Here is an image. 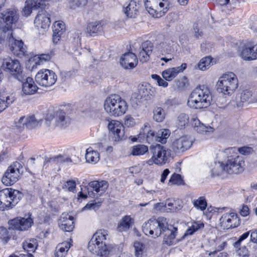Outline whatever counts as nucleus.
<instances>
[{
    "mask_svg": "<svg viewBox=\"0 0 257 257\" xmlns=\"http://www.w3.org/2000/svg\"><path fill=\"white\" fill-rule=\"evenodd\" d=\"M212 94L208 87L204 85L196 87L191 93L188 99V105L192 108H206L211 103Z\"/></svg>",
    "mask_w": 257,
    "mask_h": 257,
    "instance_id": "f257e3e1",
    "label": "nucleus"
},
{
    "mask_svg": "<svg viewBox=\"0 0 257 257\" xmlns=\"http://www.w3.org/2000/svg\"><path fill=\"white\" fill-rule=\"evenodd\" d=\"M128 105L126 101L120 95L116 94L108 96L104 103L105 110L110 115L114 116H121L124 114Z\"/></svg>",
    "mask_w": 257,
    "mask_h": 257,
    "instance_id": "f03ea898",
    "label": "nucleus"
},
{
    "mask_svg": "<svg viewBox=\"0 0 257 257\" xmlns=\"http://www.w3.org/2000/svg\"><path fill=\"white\" fill-rule=\"evenodd\" d=\"M107 233L105 230L96 232L88 244V249L93 254L101 257H106L109 250L104 241L106 240Z\"/></svg>",
    "mask_w": 257,
    "mask_h": 257,
    "instance_id": "7ed1b4c3",
    "label": "nucleus"
},
{
    "mask_svg": "<svg viewBox=\"0 0 257 257\" xmlns=\"http://www.w3.org/2000/svg\"><path fill=\"white\" fill-rule=\"evenodd\" d=\"M238 86L236 75L233 72L223 74L219 78L216 84L217 90L224 95L230 96Z\"/></svg>",
    "mask_w": 257,
    "mask_h": 257,
    "instance_id": "20e7f679",
    "label": "nucleus"
},
{
    "mask_svg": "<svg viewBox=\"0 0 257 257\" xmlns=\"http://www.w3.org/2000/svg\"><path fill=\"white\" fill-rule=\"evenodd\" d=\"M19 11L15 8H10L0 13V30L6 32L10 30L13 25L19 21Z\"/></svg>",
    "mask_w": 257,
    "mask_h": 257,
    "instance_id": "39448f33",
    "label": "nucleus"
},
{
    "mask_svg": "<svg viewBox=\"0 0 257 257\" xmlns=\"http://www.w3.org/2000/svg\"><path fill=\"white\" fill-rule=\"evenodd\" d=\"M166 225L167 219L164 217H159L157 219L151 218L143 224V231L145 234L156 238L161 235L162 230Z\"/></svg>",
    "mask_w": 257,
    "mask_h": 257,
    "instance_id": "423d86ee",
    "label": "nucleus"
},
{
    "mask_svg": "<svg viewBox=\"0 0 257 257\" xmlns=\"http://www.w3.org/2000/svg\"><path fill=\"white\" fill-rule=\"evenodd\" d=\"M23 173V167L21 163L15 162L8 167L2 179V181L6 186L13 185L18 181Z\"/></svg>",
    "mask_w": 257,
    "mask_h": 257,
    "instance_id": "0eeeda50",
    "label": "nucleus"
},
{
    "mask_svg": "<svg viewBox=\"0 0 257 257\" xmlns=\"http://www.w3.org/2000/svg\"><path fill=\"white\" fill-rule=\"evenodd\" d=\"M1 67L19 81L23 82L25 80L22 67L18 60H13L11 58L5 59L3 60Z\"/></svg>",
    "mask_w": 257,
    "mask_h": 257,
    "instance_id": "6e6552de",
    "label": "nucleus"
},
{
    "mask_svg": "<svg viewBox=\"0 0 257 257\" xmlns=\"http://www.w3.org/2000/svg\"><path fill=\"white\" fill-rule=\"evenodd\" d=\"M226 172L229 174L242 173L245 167L244 158L241 156L228 157L225 163Z\"/></svg>",
    "mask_w": 257,
    "mask_h": 257,
    "instance_id": "1a4fd4ad",
    "label": "nucleus"
},
{
    "mask_svg": "<svg viewBox=\"0 0 257 257\" xmlns=\"http://www.w3.org/2000/svg\"><path fill=\"white\" fill-rule=\"evenodd\" d=\"M150 152L157 162V165L160 166L165 164L171 155L170 151L160 144L151 145Z\"/></svg>",
    "mask_w": 257,
    "mask_h": 257,
    "instance_id": "9d476101",
    "label": "nucleus"
},
{
    "mask_svg": "<svg viewBox=\"0 0 257 257\" xmlns=\"http://www.w3.org/2000/svg\"><path fill=\"white\" fill-rule=\"evenodd\" d=\"M57 80L54 72L47 69H41L35 76V81L40 85L48 87L54 85Z\"/></svg>",
    "mask_w": 257,
    "mask_h": 257,
    "instance_id": "9b49d317",
    "label": "nucleus"
},
{
    "mask_svg": "<svg viewBox=\"0 0 257 257\" xmlns=\"http://www.w3.org/2000/svg\"><path fill=\"white\" fill-rule=\"evenodd\" d=\"M11 191V188H6L0 190V210L2 211L9 210L16 206V202L18 198V194L16 192L13 194L12 203L8 202L7 200V198L9 197Z\"/></svg>",
    "mask_w": 257,
    "mask_h": 257,
    "instance_id": "f8f14e48",
    "label": "nucleus"
},
{
    "mask_svg": "<svg viewBox=\"0 0 257 257\" xmlns=\"http://www.w3.org/2000/svg\"><path fill=\"white\" fill-rule=\"evenodd\" d=\"M220 224L224 229L235 228L240 224L237 214L235 213H225L220 218Z\"/></svg>",
    "mask_w": 257,
    "mask_h": 257,
    "instance_id": "ddd939ff",
    "label": "nucleus"
},
{
    "mask_svg": "<svg viewBox=\"0 0 257 257\" xmlns=\"http://www.w3.org/2000/svg\"><path fill=\"white\" fill-rule=\"evenodd\" d=\"M162 230V234H164V243L171 245L178 242V240L176 239L178 233V228L171 224H169L167 221V225H164Z\"/></svg>",
    "mask_w": 257,
    "mask_h": 257,
    "instance_id": "4468645a",
    "label": "nucleus"
},
{
    "mask_svg": "<svg viewBox=\"0 0 257 257\" xmlns=\"http://www.w3.org/2000/svg\"><path fill=\"white\" fill-rule=\"evenodd\" d=\"M49 120L54 119L55 125L61 128H65L68 127L70 124L71 119L66 113L62 110H58L54 112L53 115H50L47 116Z\"/></svg>",
    "mask_w": 257,
    "mask_h": 257,
    "instance_id": "2eb2a0df",
    "label": "nucleus"
},
{
    "mask_svg": "<svg viewBox=\"0 0 257 257\" xmlns=\"http://www.w3.org/2000/svg\"><path fill=\"white\" fill-rule=\"evenodd\" d=\"M107 127L113 134L115 141H118L124 138V126L119 121L111 120L109 121Z\"/></svg>",
    "mask_w": 257,
    "mask_h": 257,
    "instance_id": "dca6fc26",
    "label": "nucleus"
},
{
    "mask_svg": "<svg viewBox=\"0 0 257 257\" xmlns=\"http://www.w3.org/2000/svg\"><path fill=\"white\" fill-rule=\"evenodd\" d=\"M9 42L11 44L10 50L14 55L22 57L26 54V46L22 40H18L13 37L12 34L9 37Z\"/></svg>",
    "mask_w": 257,
    "mask_h": 257,
    "instance_id": "f3484780",
    "label": "nucleus"
},
{
    "mask_svg": "<svg viewBox=\"0 0 257 257\" xmlns=\"http://www.w3.org/2000/svg\"><path fill=\"white\" fill-rule=\"evenodd\" d=\"M193 141L187 136H184L176 139L173 143V150L176 153L184 152L189 149L192 146Z\"/></svg>",
    "mask_w": 257,
    "mask_h": 257,
    "instance_id": "a211bd4d",
    "label": "nucleus"
},
{
    "mask_svg": "<svg viewBox=\"0 0 257 257\" xmlns=\"http://www.w3.org/2000/svg\"><path fill=\"white\" fill-rule=\"evenodd\" d=\"M50 15L46 10H41L39 11L35 19L34 24L38 28L46 29L50 25Z\"/></svg>",
    "mask_w": 257,
    "mask_h": 257,
    "instance_id": "6ab92c4d",
    "label": "nucleus"
},
{
    "mask_svg": "<svg viewBox=\"0 0 257 257\" xmlns=\"http://www.w3.org/2000/svg\"><path fill=\"white\" fill-rule=\"evenodd\" d=\"M10 227L13 229L25 230L30 228L33 223L31 218H15L9 222Z\"/></svg>",
    "mask_w": 257,
    "mask_h": 257,
    "instance_id": "aec40b11",
    "label": "nucleus"
},
{
    "mask_svg": "<svg viewBox=\"0 0 257 257\" xmlns=\"http://www.w3.org/2000/svg\"><path fill=\"white\" fill-rule=\"evenodd\" d=\"M137 56L132 52L126 53L120 58V65L125 69H132L136 67L138 64Z\"/></svg>",
    "mask_w": 257,
    "mask_h": 257,
    "instance_id": "412c9836",
    "label": "nucleus"
},
{
    "mask_svg": "<svg viewBox=\"0 0 257 257\" xmlns=\"http://www.w3.org/2000/svg\"><path fill=\"white\" fill-rule=\"evenodd\" d=\"M73 219V216L66 213H62L58 220L59 227L64 231H72L74 227Z\"/></svg>",
    "mask_w": 257,
    "mask_h": 257,
    "instance_id": "4be33fe9",
    "label": "nucleus"
},
{
    "mask_svg": "<svg viewBox=\"0 0 257 257\" xmlns=\"http://www.w3.org/2000/svg\"><path fill=\"white\" fill-rule=\"evenodd\" d=\"M186 63H182L180 66L168 68L162 72L163 78L168 81L172 80L179 73L183 72L187 68Z\"/></svg>",
    "mask_w": 257,
    "mask_h": 257,
    "instance_id": "5701e85b",
    "label": "nucleus"
},
{
    "mask_svg": "<svg viewBox=\"0 0 257 257\" xmlns=\"http://www.w3.org/2000/svg\"><path fill=\"white\" fill-rule=\"evenodd\" d=\"M138 90L139 93L137 96V99L138 100L142 98L147 100L151 96L154 95L155 93V89L147 83L140 85Z\"/></svg>",
    "mask_w": 257,
    "mask_h": 257,
    "instance_id": "b1692460",
    "label": "nucleus"
},
{
    "mask_svg": "<svg viewBox=\"0 0 257 257\" xmlns=\"http://www.w3.org/2000/svg\"><path fill=\"white\" fill-rule=\"evenodd\" d=\"M140 6V0H131L124 8V12L127 17L135 18L138 14Z\"/></svg>",
    "mask_w": 257,
    "mask_h": 257,
    "instance_id": "393cba45",
    "label": "nucleus"
},
{
    "mask_svg": "<svg viewBox=\"0 0 257 257\" xmlns=\"http://www.w3.org/2000/svg\"><path fill=\"white\" fill-rule=\"evenodd\" d=\"M26 81L23 82L22 91L25 95H32L36 92L38 89L37 86L35 84L31 77L25 78Z\"/></svg>",
    "mask_w": 257,
    "mask_h": 257,
    "instance_id": "a878e982",
    "label": "nucleus"
},
{
    "mask_svg": "<svg viewBox=\"0 0 257 257\" xmlns=\"http://www.w3.org/2000/svg\"><path fill=\"white\" fill-rule=\"evenodd\" d=\"M104 23L102 21H95L88 24L86 32L90 36L100 33L103 31Z\"/></svg>",
    "mask_w": 257,
    "mask_h": 257,
    "instance_id": "bb28decb",
    "label": "nucleus"
},
{
    "mask_svg": "<svg viewBox=\"0 0 257 257\" xmlns=\"http://www.w3.org/2000/svg\"><path fill=\"white\" fill-rule=\"evenodd\" d=\"M89 186L93 189L96 193L101 195L103 194L108 187V183L106 181H91L89 183Z\"/></svg>",
    "mask_w": 257,
    "mask_h": 257,
    "instance_id": "cd10ccee",
    "label": "nucleus"
},
{
    "mask_svg": "<svg viewBox=\"0 0 257 257\" xmlns=\"http://www.w3.org/2000/svg\"><path fill=\"white\" fill-rule=\"evenodd\" d=\"M85 159L87 162L96 164L99 160V154L89 147L86 151Z\"/></svg>",
    "mask_w": 257,
    "mask_h": 257,
    "instance_id": "c85d7f7f",
    "label": "nucleus"
},
{
    "mask_svg": "<svg viewBox=\"0 0 257 257\" xmlns=\"http://www.w3.org/2000/svg\"><path fill=\"white\" fill-rule=\"evenodd\" d=\"M165 207L170 211H178L183 207L182 202L179 199L168 200L165 203Z\"/></svg>",
    "mask_w": 257,
    "mask_h": 257,
    "instance_id": "c756f323",
    "label": "nucleus"
},
{
    "mask_svg": "<svg viewBox=\"0 0 257 257\" xmlns=\"http://www.w3.org/2000/svg\"><path fill=\"white\" fill-rule=\"evenodd\" d=\"M253 51V48L251 47H245L244 48L241 53L240 56L241 58L246 61H251L257 59V52L253 54H250V53Z\"/></svg>",
    "mask_w": 257,
    "mask_h": 257,
    "instance_id": "7c9ffc66",
    "label": "nucleus"
},
{
    "mask_svg": "<svg viewBox=\"0 0 257 257\" xmlns=\"http://www.w3.org/2000/svg\"><path fill=\"white\" fill-rule=\"evenodd\" d=\"M170 133V131L168 129H161L156 134L155 141L162 144H165Z\"/></svg>",
    "mask_w": 257,
    "mask_h": 257,
    "instance_id": "2f4dec72",
    "label": "nucleus"
},
{
    "mask_svg": "<svg viewBox=\"0 0 257 257\" xmlns=\"http://www.w3.org/2000/svg\"><path fill=\"white\" fill-rule=\"evenodd\" d=\"M226 172V165L222 162L215 163L213 168L211 169L212 176H220Z\"/></svg>",
    "mask_w": 257,
    "mask_h": 257,
    "instance_id": "473e14b6",
    "label": "nucleus"
},
{
    "mask_svg": "<svg viewBox=\"0 0 257 257\" xmlns=\"http://www.w3.org/2000/svg\"><path fill=\"white\" fill-rule=\"evenodd\" d=\"M26 127L29 130L38 127L41 124V120H37L33 115L26 116Z\"/></svg>",
    "mask_w": 257,
    "mask_h": 257,
    "instance_id": "72a5a7b5",
    "label": "nucleus"
},
{
    "mask_svg": "<svg viewBox=\"0 0 257 257\" xmlns=\"http://www.w3.org/2000/svg\"><path fill=\"white\" fill-rule=\"evenodd\" d=\"M192 203L194 207L201 211H204L206 209L207 203L204 196H201L198 199L192 201Z\"/></svg>",
    "mask_w": 257,
    "mask_h": 257,
    "instance_id": "f704fd0d",
    "label": "nucleus"
},
{
    "mask_svg": "<svg viewBox=\"0 0 257 257\" xmlns=\"http://www.w3.org/2000/svg\"><path fill=\"white\" fill-rule=\"evenodd\" d=\"M131 223V218L128 216H125L122 218L118 225L117 229L119 231H126L130 228Z\"/></svg>",
    "mask_w": 257,
    "mask_h": 257,
    "instance_id": "c9c22d12",
    "label": "nucleus"
},
{
    "mask_svg": "<svg viewBox=\"0 0 257 257\" xmlns=\"http://www.w3.org/2000/svg\"><path fill=\"white\" fill-rule=\"evenodd\" d=\"M153 119L157 122H162L165 118V113L161 107H156L153 111Z\"/></svg>",
    "mask_w": 257,
    "mask_h": 257,
    "instance_id": "e433bc0d",
    "label": "nucleus"
},
{
    "mask_svg": "<svg viewBox=\"0 0 257 257\" xmlns=\"http://www.w3.org/2000/svg\"><path fill=\"white\" fill-rule=\"evenodd\" d=\"M148 151V148L144 145H138L133 147L131 154L134 156L143 155Z\"/></svg>",
    "mask_w": 257,
    "mask_h": 257,
    "instance_id": "4c0bfd02",
    "label": "nucleus"
},
{
    "mask_svg": "<svg viewBox=\"0 0 257 257\" xmlns=\"http://www.w3.org/2000/svg\"><path fill=\"white\" fill-rule=\"evenodd\" d=\"M203 227L204 224L203 223L194 222L192 223L191 226L186 231L183 237L187 235H192L195 231Z\"/></svg>",
    "mask_w": 257,
    "mask_h": 257,
    "instance_id": "58836bf2",
    "label": "nucleus"
},
{
    "mask_svg": "<svg viewBox=\"0 0 257 257\" xmlns=\"http://www.w3.org/2000/svg\"><path fill=\"white\" fill-rule=\"evenodd\" d=\"M211 61L212 59L210 57H204L199 62L198 67L200 70H205L209 68Z\"/></svg>",
    "mask_w": 257,
    "mask_h": 257,
    "instance_id": "ea45409f",
    "label": "nucleus"
},
{
    "mask_svg": "<svg viewBox=\"0 0 257 257\" xmlns=\"http://www.w3.org/2000/svg\"><path fill=\"white\" fill-rule=\"evenodd\" d=\"M189 117L188 114L185 113H180L178 116L177 124L181 128L185 126L189 123Z\"/></svg>",
    "mask_w": 257,
    "mask_h": 257,
    "instance_id": "a19ab883",
    "label": "nucleus"
},
{
    "mask_svg": "<svg viewBox=\"0 0 257 257\" xmlns=\"http://www.w3.org/2000/svg\"><path fill=\"white\" fill-rule=\"evenodd\" d=\"M169 184L181 185H184V182L182 178V176L180 174L174 173L170 178Z\"/></svg>",
    "mask_w": 257,
    "mask_h": 257,
    "instance_id": "79ce46f5",
    "label": "nucleus"
},
{
    "mask_svg": "<svg viewBox=\"0 0 257 257\" xmlns=\"http://www.w3.org/2000/svg\"><path fill=\"white\" fill-rule=\"evenodd\" d=\"M236 150H237L241 154L246 155L249 154L252 151V149L250 147H243L239 148H229L225 150V152L227 153L228 152H230L231 151L232 152H234Z\"/></svg>",
    "mask_w": 257,
    "mask_h": 257,
    "instance_id": "37998d69",
    "label": "nucleus"
},
{
    "mask_svg": "<svg viewBox=\"0 0 257 257\" xmlns=\"http://www.w3.org/2000/svg\"><path fill=\"white\" fill-rule=\"evenodd\" d=\"M88 2V0H69V6L71 9H75L77 8L85 7Z\"/></svg>",
    "mask_w": 257,
    "mask_h": 257,
    "instance_id": "c03bdc74",
    "label": "nucleus"
},
{
    "mask_svg": "<svg viewBox=\"0 0 257 257\" xmlns=\"http://www.w3.org/2000/svg\"><path fill=\"white\" fill-rule=\"evenodd\" d=\"M134 247L136 257H143L145 245L142 243L137 241L134 243Z\"/></svg>",
    "mask_w": 257,
    "mask_h": 257,
    "instance_id": "a18cd8bd",
    "label": "nucleus"
},
{
    "mask_svg": "<svg viewBox=\"0 0 257 257\" xmlns=\"http://www.w3.org/2000/svg\"><path fill=\"white\" fill-rule=\"evenodd\" d=\"M34 9L33 5H32L31 2L29 0H26L25 2V6L22 11V15L25 17H28L32 13V10Z\"/></svg>",
    "mask_w": 257,
    "mask_h": 257,
    "instance_id": "49530a36",
    "label": "nucleus"
},
{
    "mask_svg": "<svg viewBox=\"0 0 257 257\" xmlns=\"http://www.w3.org/2000/svg\"><path fill=\"white\" fill-rule=\"evenodd\" d=\"M195 131L200 134H203L204 133L213 132V128L210 126H206L201 122L199 126L196 128Z\"/></svg>",
    "mask_w": 257,
    "mask_h": 257,
    "instance_id": "de8ad7c7",
    "label": "nucleus"
},
{
    "mask_svg": "<svg viewBox=\"0 0 257 257\" xmlns=\"http://www.w3.org/2000/svg\"><path fill=\"white\" fill-rule=\"evenodd\" d=\"M23 247L24 250L27 251V254H31L29 253V252L34 251L36 247L34 246V244L33 242H32V240H26L23 243Z\"/></svg>",
    "mask_w": 257,
    "mask_h": 257,
    "instance_id": "09e8293b",
    "label": "nucleus"
},
{
    "mask_svg": "<svg viewBox=\"0 0 257 257\" xmlns=\"http://www.w3.org/2000/svg\"><path fill=\"white\" fill-rule=\"evenodd\" d=\"M153 44L150 41H147L143 42L140 48V49H142L145 52H147L150 54H152L153 51Z\"/></svg>",
    "mask_w": 257,
    "mask_h": 257,
    "instance_id": "8fccbe9b",
    "label": "nucleus"
},
{
    "mask_svg": "<svg viewBox=\"0 0 257 257\" xmlns=\"http://www.w3.org/2000/svg\"><path fill=\"white\" fill-rule=\"evenodd\" d=\"M151 77L152 79L157 81L159 86H162L163 87H166L168 86V83L157 74H152Z\"/></svg>",
    "mask_w": 257,
    "mask_h": 257,
    "instance_id": "3c124183",
    "label": "nucleus"
},
{
    "mask_svg": "<svg viewBox=\"0 0 257 257\" xmlns=\"http://www.w3.org/2000/svg\"><path fill=\"white\" fill-rule=\"evenodd\" d=\"M140 52L139 53L138 56L139 58L143 63L146 62L148 60H149L150 58V55L151 54H150L147 52H145V51L143 50L142 49H140Z\"/></svg>",
    "mask_w": 257,
    "mask_h": 257,
    "instance_id": "603ef678",
    "label": "nucleus"
},
{
    "mask_svg": "<svg viewBox=\"0 0 257 257\" xmlns=\"http://www.w3.org/2000/svg\"><path fill=\"white\" fill-rule=\"evenodd\" d=\"M252 96V92L248 90H244L240 93V100L242 102L249 101Z\"/></svg>",
    "mask_w": 257,
    "mask_h": 257,
    "instance_id": "864d4df0",
    "label": "nucleus"
},
{
    "mask_svg": "<svg viewBox=\"0 0 257 257\" xmlns=\"http://www.w3.org/2000/svg\"><path fill=\"white\" fill-rule=\"evenodd\" d=\"M237 252L239 257H249V251L245 245L240 246L237 248Z\"/></svg>",
    "mask_w": 257,
    "mask_h": 257,
    "instance_id": "5fc2aeb1",
    "label": "nucleus"
},
{
    "mask_svg": "<svg viewBox=\"0 0 257 257\" xmlns=\"http://www.w3.org/2000/svg\"><path fill=\"white\" fill-rule=\"evenodd\" d=\"M53 32H59L64 33L65 30V24L62 22L56 21L54 23Z\"/></svg>",
    "mask_w": 257,
    "mask_h": 257,
    "instance_id": "6e6d98bb",
    "label": "nucleus"
},
{
    "mask_svg": "<svg viewBox=\"0 0 257 257\" xmlns=\"http://www.w3.org/2000/svg\"><path fill=\"white\" fill-rule=\"evenodd\" d=\"M249 232L250 231H247L240 235L237 240L233 243L234 247L237 248L240 247L241 242L248 237Z\"/></svg>",
    "mask_w": 257,
    "mask_h": 257,
    "instance_id": "4d7b16f0",
    "label": "nucleus"
},
{
    "mask_svg": "<svg viewBox=\"0 0 257 257\" xmlns=\"http://www.w3.org/2000/svg\"><path fill=\"white\" fill-rule=\"evenodd\" d=\"M15 192L18 194L17 195V196L18 197V198L16 202V205L19 202V201L20 200V199L22 198V193L21 192H20L19 191L17 190H15V189H13L12 188V191L11 192H10V194H10V196L9 198H7V200L8 201V202H13V194H15Z\"/></svg>",
    "mask_w": 257,
    "mask_h": 257,
    "instance_id": "13d9d810",
    "label": "nucleus"
},
{
    "mask_svg": "<svg viewBox=\"0 0 257 257\" xmlns=\"http://www.w3.org/2000/svg\"><path fill=\"white\" fill-rule=\"evenodd\" d=\"M76 188L75 181L73 180L67 181L64 185L63 188L66 189L69 191L74 192Z\"/></svg>",
    "mask_w": 257,
    "mask_h": 257,
    "instance_id": "bf43d9fd",
    "label": "nucleus"
},
{
    "mask_svg": "<svg viewBox=\"0 0 257 257\" xmlns=\"http://www.w3.org/2000/svg\"><path fill=\"white\" fill-rule=\"evenodd\" d=\"M26 116H23L20 117L19 120L16 122V126L22 131L26 127Z\"/></svg>",
    "mask_w": 257,
    "mask_h": 257,
    "instance_id": "052dcab7",
    "label": "nucleus"
},
{
    "mask_svg": "<svg viewBox=\"0 0 257 257\" xmlns=\"http://www.w3.org/2000/svg\"><path fill=\"white\" fill-rule=\"evenodd\" d=\"M216 244H218V245L215 247V250L213 251L210 252L209 253V255L214 254L217 251H219L220 250H223L225 246L226 245V242L225 241H220L217 240Z\"/></svg>",
    "mask_w": 257,
    "mask_h": 257,
    "instance_id": "680f3d73",
    "label": "nucleus"
},
{
    "mask_svg": "<svg viewBox=\"0 0 257 257\" xmlns=\"http://www.w3.org/2000/svg\"><path fill=\"white\" fill-rule=\"evenodd\" d=\"M51 57V54H42L40 55L38 57V58L39 59L38 64H40V63H43V62L50 60ZM36 64H38V63H36Z\"/></svg>",
    "mask_w": 257,
    "mask_h": 257,
    "instance_id": "e2e57ef3",
    "label": "nucleus"
},
{
    "mask_svg": "<svg viewBox=\"0 0 257 257\" xmlns=\"http://www.w3.org/2000/svg\"><path fill=\"white\" fill-rule=\"evenodd\" d=\"M0 238L6 242L10 239L8 235V231L3 227H1V229L0 230Z\"/></svg>",
    "mask_w": 257,
    "mask_h": 257,
    "instance_id": "0e129e2a",
    "label": "nucleus"
},
{
    "mask_svg": "<svg viewBox=\"0 0 257 257\" xmlns=\"http://www.w3.org/2000/svg\"><path fill=\"white\" fill-rule=\"evenodd\" d=\"M62 246H60L59 248L57 250V251H59L65 255L66 254V252L70 247V244L69 242H66L62 243Z\"/></svg>",
    "mask_w": 257,
    "mask_h": 257,
    "instance_id": "69168bd1",
    "label": "nucleus"
},
{
    "mask_svg": "<svg viewBox=\"0 0 257 257\" xmlns=\"http://www.w3.org/2000/svg\"><path fill=\"white\" fill-rule=\"evenodd\" d=\"M124 124L127 127H132L135 124V119L131 116L127 115L124 120Z\"/></svg>",
    "mask_w": 257,
    "mask_h": 257,
    "instance_id": "338daca9",
    "label": "nucleus"
},
{
    "mask_svg": "<svg viewBox=\"0 0 257 257\" xmlns=\"http://www.w3.org/2000/svg\"><path fill=\"white\" fill-rule=\"evenodd\" d=\"M156 135L154 132L151 130H147V133L146 135V140L149 143H151L152 142L155 141Z\"/></svg>",
    "mask_w": 257,
    "mask_h": 257,
    "instance_id": "774afa93",
    "label": "nucleus"
}]
</instances>
